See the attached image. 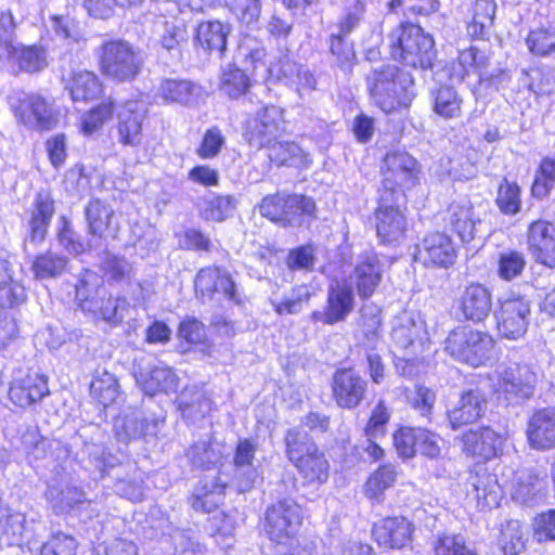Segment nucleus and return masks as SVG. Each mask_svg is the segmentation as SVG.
<instances>
[{
  "label": "nucleus",
  "mask_w": 555,
  "mask_h": 555,
  "mask_svg": "<svg viewBox=\"0 0 555 555\" xmlns=\"http://www.w3.org/2000/svg\"><path fill=\"white\" fill-rule=\"evenodd\" d=\"M366 82L374 103L387 114L409 107L415 95L412 75L395 65L373 69Z\"/></svg>",
  "instance_id": "nucleus-1"
},
{
  "label": "nucleus",
  "mask_w": 555,
  "mask_h": 555,
  "mask_svg": "<svg viewBox=\"0 0 555 555\" xmlns=\"http://www.w3.org/2000/svg\"><path fill=\"white\" fill-rule=\"evenodd\" d=\"M75 288L76 300L83 312L111 326L122 323L129 308L128 299L109 295L95 272L86 270Z\"/></svg>",
  "instance_id": "nucleus-2"
},
{
  "label": "nucleus",
  "mask_w": 555,
  "mask_h": 555,
  "mask_svg": "<svg viewBox=\"0 0 555 555\" xmlns=\"http://www.w3.org/2000/svg\"><path fill=\"white\" fill-rule=\"evenodd\" d=\"M301 520V507L293 499L284 498L268 506L264 531L278 544L279 555H310L296 539Z\"/></svg>",
  "instance_id": "nucleus-3"
},
{
  "label": "nucleus",
  "mask_w": 555,
  "mask_h": 555,
  "mask_svg": "<svg viewBox=\"0 0 555 555\" xmlns=\"http://www.w3.org/2000/svg\"><path fill=\"white\" fill-rule=\"evenodd\" d=\"M259 211L262 217L283 228L309 227L318 217L312 197L285 191L264 196Z\"/></svg>",
  "instance_id": "nucleus-4"
},
{
  "label": "nucleus",
  "mask_w": 555,
  "mask_h": 555,
  "mask_svg": "<svg viewBox=\"0 0 555 555\" xmlns=\"http://www.w3.org/2000/svg\"><path fill=\"white\" fill-rule=\"evenodd\" d=\"M391 57L408 66L431 68L437 57L431 36L413 24L396 27L388 37Z\"/></svg>",
  "instance_id": "nucleus-5"
},
{
  "label": "nucleus",
  "mask_w": 555,
  "mask_h": 555,
  "mask_svg": "<svg viewBox=\"0 0 555 555\" xmlns=\"http://www.w3.org/2000/svg\"><path fill=\"white\" fill-rule=\"evenodd\" d=\"M98 56L102 74L118 82L134 80L144 64L141 51L122 39L102 43Z\"/></svg>",
  "instance_id": "nucleus-6"
},
{
  "label": "nucleus",
  "mask_w": 555,
  "mask_h": 555,
  "mask_svg": "<svg viewBox=\"0 0 555 555\" xmlns=\"http://www.w3.org/2000/svg\"><path fill=\"white\" fill-rule=\"evenodd\" d=\"M382 172L378 193H393L395 197L405 198V193L420 183L421 166L409 153L396 150L385 155Z\"/></svg>",
  "instance_id": "nucleus-7"
},
{
  "label": "nucleus",
  "mask_w": 555,
  "mask_h": 555,
  "mask_svg": "<svg viewBox=\"0 0 555 555\" xmlns=\"http://www.w3.org/2000/svg\"><path fill=\"white\" fill-rule=\"evenodd\" d=\"M494 341L486 333L466 326L453 330L444 341V350L455 360L474 367L482 365L490 359Z\"/></svg>",
  "instance_id": "nucleus-8"
},
{
  "label": "nucleus",
  "mask_w": 555,
  "mask_h": 555,
  "mask_svg": "<svg viewBox=\"0 0 555 555\" xmlns=\"http://www.w3.org/2000/svg\"><path fill=\"white\" fill-rule=\"evenodd\" d=\"M537 375L527 364H513L499 372L494 384L496 400L505 405H517L532 398Z\"/></svg>",
  "instance_id": "nucleus-9"
},
{
  "label": "nucleus",
  "mask_w": 555,
  "mask_h": 555,
  "mask_svg": "<svg viewBox=\"0 0 555 555\" xmlns=\"http://www.w3.org/2000/svg\"><path fill=\"white\" fill-rule=\"evenodd\" d=\"M530 315L531 301L526 296L513 293L501 299L495 314L499 334L512 340L521 338L528 331Z\"/></svg>",
  "instance_id": "nucleus-10"
},
{
  "label": "nucleus",
  "mask_w": 555,
  "mask_h": 555,
  "mask_svg": "<svg viewBox=\"0 0 555 555\" xmlns=\"http://www.w3.org/2000/svg\"><path fill=\"white\" fill-rule=\"evenodd\" d=\"M405 198L395 197L393 193H379L375 210L376 232L385 244L397 243L406 232L408 221L402 210Z\"/></svg>",
  "instance_id": "nucleus-11"
},
{
  "label": "nucleus",
  "mask_w": 555,
  "mask_h": 555,
  "mask_svg": "<svg viewBox=\"0 0 555 555\" xmlns=\"http://www.w3.org/2000/svg\"><path fill=\"white\" fill-rule=\"evenodd\" d=\"M13 103L15 115L25 126L39 130H51L59 124L60 113L55 112L39 95L17 92Z\"/></svg>",
  "instance_id": "nucleus-12"
},
{
  "label": "nucleus",
  "mask_w": 555,
  "mask_h": 555,
  "mask_svg": "<svg viewBox=\"0 0 555 555\" xmlns=\"http://www.w3.org/2000/svg\"><path fill=\"white\" fill-rule=\"evenodd\" d=\"M367 380L353 369H339L332 377V397L340 409L358 408L367 393Z\"/></svg>",
  "instance_id": "nucleus-13"
},
{
  "label": "nucleus",
  "mask_w": 555,
  "mask_h": 555,
  "mask_svg": "<svg viewBox=\"0 0 555 555\" xmlns=\"http://www.w3.org/2000/svg\"><path fill=\"white\" fill-rule=\"evenodd\" d=\"M416 248L415 259L426 267L448 268L456 259V249L451 237L441 232L427 234Z\"/></svg>",
  "instance_id": "nucleus-14"
},
{
  "label": "nucleus",
  "mask_w": 555,
  "mask_h": 555,
  "mask_svg": "<svg viewBox=\"0 0 555 555\" xmlns=\"http://www.w3.org/2000/svg\"><path fill=\"white\" fill-rule=\"evenodd\" d=\"M526 435L529 446L534 450L555 448V408L535 410L528 420Z\"/></svg>",
  "instance_id": "nucleus-15"
},
{
  "label": "nucleus",
  "mask_w": 555,
  "mask_h": 555,
  "mask_svg": "<svg viewBox=\"0 0 555 555\" xmlns=\"http://www.w3.org/2000/svg\"><path fill=\"white\" fill-rule=\"evenodd\" d=\"M528 249L535 261L555 267V225L544 220L533 221L527 233Z\"/></svg>",
  "instance_id": "nucleus-16"
},
{
  "label": "nucleus",
  "mask_w": 555,
  "mask_h": 555,
  "mask_svg": "<svg viewBox=\"0 0 555 555\" xmlns=\"http://www.w3.org/2000/svg\"><path fill=\"white\" fill-rule=\"evenodd\" d=\"M414 525L403 516L386 517L374 524L372 533L379 546L402 548L412 541Z\"/></svg>",
  "instance_id": "nucleus-17"
},
{
  "label": "nucleus",
  "mask_w": 555,
  "mask_h": 555,
  "mask_svg": "<svg viewBox=\"0 0 555 555\" xmlns=\"http://www.w3.org/2000/svg\"><path fill=\"white\" fill-rule=\"evenodd\" d=\"M444 221L464 243H468L476 237L478 225L481 222L475 215L470 201L466 197L450 203Z\"/></svg>",
  "instance_id": "nucleus-18"
},
{
  "label": "nucleus",
  "mask_w": 555,
  "mask_h": 555,
  "mask_svg": "<svg viewBox=\"0 0 555 555\" xmlns=\"http://www.w3.org/2000/svg\"><path fill=\"white\" fill-rule=\"evenodd\" d=\"M54 211V199L50 192H38L29 212L26 243L38 246L44 241Z\"/></svg>",
  "instance_id": "nucleus-19"
},
{
  "label": "nucleus",
  "mask_w": 555,
  "mask_h": 555,
  "mask_svg": "<svg viewBox=\"0 0 555 555\" xmlns=\"http://www.w3.org/2000/svg\"><path fill=\"white\" fill-rule=\"evenodd\" d=\"M460 310L465 320L481 322L492 310V295L481 283L473 282L463 291L460 299Z\"/></svg>",
  "instance_id": "nucleus-20"
},
{
  "label": "nucleus",
  "mask_w": 555,
  "mask_h": 555,
  "mask_svg": "<svg viewBox=\"0 0 555 555\" xmlns=\"http://www.w3.org/2000/svg\"><path fill=\"white\" fill-rule=\"evenodd\" d=\"M162 418H147L140 411H131L115 420V434L119 441L128 443L142 436H156Z\"/></svg>",
  "instance_id": "nucleus-21"
},
{
  "label": "nucleus",
  "mask_w": 555,
  "mask_h": 555,
  "mask_svg": "<svg viewBox=\"0 0 555 555\" xmlns=\"http://www.w3.org/2000/svg\"><path fill=\"white\" fill-rule=\"evenodd\" d=\"M49 392L47 377L35 373L14 379L9 389V398L15 405L27 408Z\"/></svg>",
  "instance_id": "nucleus-22"
},
{
  "label": "nucleus",
  "mask_w": 555,
  "mask_h": 555,
  "mask_svg": "<svg viewBox=\"0 0 555 555\" xmlns=\"http://www.w3.org/2000/svg\"><path fill=\"white\" fill-rule=\"evenodd\" d=\"M135 380L149 396L159 391H171L177 388V376L173 371L163 363H150L145 367H139L134 373Z\"/></svg>",
  "instance_id": "nucleus-23"
},
{
  "label": "nucleus",
  "mask_w": 555,
  "mask_h": 555,
  "mask_svg": "<svg viewBox=\"0 0 555 555\" xmlns=\"http://www.w3.org/2000/svg\"><path fill=\"white\" fill-rule=\"evenodd\" d=\"M487 408L485 396L480 390L464 391L457 404L448 412V418L453 429L472 424L479 420Z\"/></svg>",
  "instance_id": "nucleus-24"
},
{
  "label": "nucleus",
  "mask_w": 555,
  "mask_h": 555,
  "mask_svg": "<svg viewBox=\"0 0 555 555\" xmlns=\"http://www.w3.org/2000/svg\"><path fill=\"white\" fill-rule=\"evenodd\" d=\"M203 88L186 79H163L157 89V95L165 103H176L182 106L197 105L203 98Z\"/></svg>",
  "instance_id": "nucleus-25"
},
{
  "label": "nucleus",
  "mask_w": 555,
  "mask_h": 555,
  "mask_svg": "<svg viewBox=\"0 0 555 555\" xmlns=\"http://www.w3.org/2000/svg\"><path fill=\"white\" fill-rule=\"evenodd\" d=\"M467 483L473 488L472 494L482 507L498 506L501 499V488L496 476L482 465H477L469 472Z\"/></svg>",
  "instance_id": "nucleus-26"
},
{
  "label": "nucleus",
  "mask_w": 555,
  "mask_h": 555,
  "mask_svg": "<svg viewBox=\"0 0 555 555\" xmlns=\"http://www.w3.org/2000/svg\"><path fill=\"white\" fill-rule=\"evenodd\" d=\"M231 33V26L219 21L202 22L195 29V46L209 54L222 57L227 50V39Z\"/></svg>",
  "instance_id": "nucleus-27"
},
{
  "label": "nucleus",
  "mask_w": 555,
  "mask_h": 555,
  "mask_svg": "<svg viewBox=\"0 0 555 555\" xmlns=\"http://www.w3.org/2000/svg\"><path fill=\"white\" fill-rule=\"evenodd\" d=\"M463 451L482 460L495 457L501 446L500 436L489 427L469 430L462 437Z\"/></svg>",
  "instance_id": "nucleus-28"
},
{
  "label": "nucleus",
  "mask_w": 555,
  "mask_h": 555,
  "mask_svg": "<svg viewBox=\"0 0 555 555\" xmlns=\"http://www.w3.org/2000/svg\"><path fill=\"white\" fill-rule=\"evenodd\" d=\"M383 276V266L376 255L361 256L353 271V281L358 295L369 298L379 285Z\"/></svg>",
  "instance_id": "nucleus-29"
},
{
  "label": "nucleus",
  "mask_w": 555,
  "mask_h": 555,
  "mask_svg": "<svg viewBox=\"0 0 555 555\" xmlns=\"http://www.w3.org/2000/svg\"><path fill=\"white\" fill-rule=\"evenodd\" d=\"M283 125L282 111L275 106H267L257 116L246 121L245 130L249 139L262 137H280Z\"/></svg>",
  "instance_id": "nucleus-30"
},
{
  "label": "nucleus",
  "mask_w": 555,
  "mask_h": 555,
  "mask_svg": "<svg viewBox=\"0 0 555 555\" xmlns=\"http://www.w3.org/2000/svg\"><path fill=\"white\" fill-rule=\"evenodd\" d=\"M423 333V324L416 322L405 311L393 319L391 339L401 349L414 348L417 344L421 345Z\"/></svg>",
  "instance_id": "nucleus-31"
},
{
  "label": "nucleus",
  "mask_w": 555,
  "mask_h": 555,
  "mask_svg": "<svg viewBox=\"0 0 555 555\" xmlns=\"http://www.w3.org/2000/svg\"><path fill=\"white\" fill-rule=\"evenodd\" d=\"M353 309V292L345 285L337 283L331 286L327 294L326 324L344 321Z\"/></svg>",
  "instance_id": "nucleus-32"
},
{
  "label": "nucleus",
  "mask_w": 555,
  "mask_h": 555,
  "mask_svg": "<svg viewBox=\"0 0 555 555\" xmlns=\"http://www.w3.org/2000/svg\"><path fill=\"white\" fill-rule=\"evenodd\" d=\"M177 404L185 420L195 422L204 418L210 412L212 402L203 390L185 388L178 396Z\"/></svg>",
  "instance_id": "nucleus-33"
},
{
  "label": "nucleus",
  "mask_w": 555,
  "mask_h": 555,
  "mask_svg": "<svg viewBox=\"0 0 555 555\" xmlns=\"http://www.w3.org/2000/svg\"><path fill=\"white\" fill-rule=\"evenodd\" d=\"M114 209L100 199L90 201L85 207L87 231L91 236L105 237L112 229Z\"/></svg>",
  "instance_id": "nucleus-34"
},
{
  "label": "nucleus",
  "mask_w": 555,
  "mask_h": 555,
  "mask_svg": "<svg viewBox=\"0 0 555 555\" xmlns=\"http://www.w3.org/2000/svg\"><path fill=\"white\" fill-rule=\"evenodd\" d=\"M269 157L278 163V166L307 168L311 164L310 154L305 152L296 141H274L269 147Z\"/></svg>",
  "instance_id": "nucleus-35"
},
{
  "label": "nucleus",
  "mask_w": 555,
  "mask_h": 555,
  "mask_svg": "<svg viewBox=\"0 0 555 555\" xmlns=\"http://www.w3.org/2000/svg\"><path fill=\"white\" fill-rule=\"evenodd\" d=\"M74 102L91 101L96 99L102 91V85L96 75L89 70H74L66 85Z\"/></svg>",
  "instance_id": "nucleus-36"
},
{
  "label": "nucleus",
  "mask_w": 555,
  "mask_h": 555,
  "mask_svg": "<svg viewBox=\"0 0 555 555\" xmlns=\"http://www.w3.org/2000/svg\"><path fill=\"white\" fill-rule=\"evenodd\" d=\"M46 498L56 514L68 513L76 505L83 503L86 493L75 486L59 488L49 486L46 491Z\"/></svg>",
  "instance_id": "nucleus-37"
},
{
  "label": "nucleus",
  "mask_w": 555,
  "mask_h": 555,
  "mask_svg": "<svg viewBox=\"0 0 555 555\" xmlns=\"http://www.w3.org/2000/svg\"><path fill=\"white\" fill-rule=\"evenodd\" d=\"M90 393L103 406L113 404L119 396V385L114 374L105 369L95 370Z\"/></svg>",
  "instance_id": "nucleus-38"
},
{
  "label": "nucleus",
  "mask_w": 555,
  "mask_h": 555,
  "mask_svg": "<svg viewBox=\"0 0 555 555\" xmlns=\"http://www.w3.org/2000/svg\"><path fill=\"white\" fill-rule=\"evenodd\" d=\"M525 527L518 520H508L502 526L498 546L501 555H519L526 547Z\"/></svg>",
  "instance_id": "nucleus-39"
},
{
  "label": "nucleus",
  "mask_w": 555,
  "mask_h": 555,
  "mask_svg": "<svg viewBox=\"0 0 555 555\" xmlns=\"http://www.w3.org/2000/svg\"><path fill=\"white\" fill-rule=\"evenodd\" d=\"M295 466L307 482L323 483L328 478V462L318 447L315 451L302 456Z\"/></svg>",
  "instance_id": "nucleus-40"
},
{
  "label": "nucleus",
  "mask_w": 555,
  "mask_h": 555,
  "mask_svg": "<svg viewBox=\"0 0 555 555\" xmlns=\"http://www.w3.org/2000/svg\"><path fill=\"white\" fill-rule=\"evenodd\" d=\"M67 263V257L48 250L36 256L31 264V271L38 280L55 279L65 272Z\"/></svg>",
  "instance_id": "nucleus-41"
},
{
  "label": "nucleus",
  "mask_w": 555,
  "mask_h": 555,
  "mask_svg": "<svg viewBox=\"0 0 555 555\" xmlns=\"http://www.w3.org/2000/svg\"><path fill=\"white\" fill-rule=\"evenodd\" d=\"M186 457L194 467L209 469L220 462L222 453L217 442L199 440L190 447Z\"/></svg>",
  "instance_id": "nucleus-42"
},
{
  "label": "nucleus",
  "mask_w": 555,
  "mask_h": 555,
  "mask_svg": "<svg viewBox=\"0 0 555 555\" xmlns=\"http://www.w3.org/2000/svg\"><path fill=\"white\" fill-rule=\"evenodd\" d=\"M25 299V288L20 284L12 283L9 263L0 258V307L12 308L24 302Z\"/></svg>",
  "instance_id": "nucleus-43"
},
{
  "label": "nucleus",
  "mask_w": 555,
  "mask_h": 555,
  "mask_svg": "<svg viewBox=\"0 0 555 555\" xmlns=\"http://www.w3.org/2000/svg\"><path fill=\"white\" fill-rule=\"evenodd\" d=\"M434 112L443 118H454L461 113L462 100L456 90L449 86H440L431 91Z\"/></svg>",
  "instance_id": "nucleus-44"
},
{
  "label": "nucleus",
  "mask_w": 555,
  "mask_h": 555,
  "mask_svg": "<svg viewBox=\"0 0 555 555\" xmlns=\"http://www.w3.org/2000/svg\"><path fill=\"white\" fill-rule=\"evenodd\" d=\"M25 516L20 513H11L5 506H0V537L10 545H18L23 542L25 532Z\"/></svg>",
  "instance_id": "nucleus-45"
},
{
  "label": "nucleus",
  "mask_w": 555,
  "mask_h": 555,
  "mask_svg": "<svg viewBox=\"0 0 555 555\" xmlns=\"http://www.w3.org/2000/svg\"><path fill=\"white\" fill-rule=\"evenodd\" d=\"M267 52L262 43L254 38H245L238 46L236 54L234 55L235 63L245 65V70H248V64L253 70L266 68Z\"/></svg>",
  "instance_id": "nucleus-46"
},
{
  "label": "nucleus",
  "mask_w": 555,
  "mask_h": 555,
  "mask_svg": "<svg viewBox=\"0 0 555 555\" xmlns=\"http://www.w3.org/2000/svg\"><path fill=\"white\" fill-rule=\"evenodd\" d=\"M286 455L291 462L298 461L309 452L315 451L317 444L308 433L299 427L291 428L285 435Z\"/></svg>",
  "instance_id": "nucleus-47"
},
{
  "label": "nucleus",
  "mask_w": 555,
  "mask_h": 555,
  "mask_svg": "<svg viewBox=\"0 0 555 555\" xmlns=\"http://www.w3.org/2000/svg\"><path fill=\"white\" fill-rule=\"evenodd\" d=\"M225 486L223 483H204L191 499V505L195 511L210 513L222 503Z\"/></svg>",
  "instance_id": "nucleus-48"
},
{
  "label": "nucleus",
  "mask_w": 555,
  "mask_h": 555,
  "mask_svg": "<svg viewBox=\"0 0 555 555\" xmlns=\"http://www.w3.org/2000/svg\"><path fill=\"white\" fill-rule=\"evenodd\" d=\"M236 65L229 64L222 72L220 89L232 99L245 94L250 87V81L245 73Z\"/></svg>",
  "instance_id": "nucleus-49"
},
{
  "label": "nucleus",
  "mask_w": 555,
  "mask_h": 555,
  "mask_svg": "<svg viewBox=\"0 0 555 555\" xmlns=\"http://www.w3.org/2000/svg\"><path fill=\"white\" fill-rule=\"evenodd\" d=\"M311 296L309 286L298 285L293 287L291 294L284 296L281 301L272 300L271 304L279 315L297 314L308 304Z\"/></svg>",
  "instance_id": "nucleus-50"
},
{
  "label": "nucleus",
  "mask_w": 555,
  "mask_h": 555,
  "mask_svg": "<svg viewBox=\"0 0 555 555\" xmlns=\"http://www.w3.org/2000/svg\"><path fill=\"white\" fill-rule=\"evenodd\" d=\"M16 57L18 66L27 73H38L48 66L47 51L41 46H27L16 48L13 57Z\"/></svg>",
  "instance_id": "nucleus-51"
},
{
  "label": "nucleus",
  "mask_w": 555,
  "mask_h": 555,
  "mask_svg": "<svg viewBox=\"0 0 555 555\" xmlns=\"http://www.w3.org/2000/svg\"><path fill=\"white\" fill-rule=\"evenodd\" d=\"M188 38L189 34L183 18L173 17L163 22L159 43L164 49L168 51L176 50L181 43L185 42Z\"/></svg>",
  "instance_id": "nucleus-52"
},
{
  "label": "nucleus",
  "mask_w": 555,
  "mask_h": 555,
  "mask_svg": "<svg viewBox=\"0 0 555 555\" xmlns=\"http://www.w3.org/2000/svg\"><path fill=\"white\" fill-rule=\"evenodd\" d=\"M82 453L88 457L90 468L99 472L101 477L118 464V459L107 452L102 443L85 442Z\"/></svg>",
  "instance_id": "nucleus-53"
},
{
  "label": "nucleus",
  "mask_w": 555,
  "mask_h": 555,
  "mask_svg": "<svg viewBox=\"0 0 555 555\" xmlns=\"http://www.w3.org/2000/svg\"><path fill=\"white\" fill-rule=\"evenodd\" d=\"M236 199L231 195H218L206 198L202 215L206 220L221 222L230 217L235 209Z\"/></svg>",
  "instance_id": "nucleus-54"
},
{
  "label": "nucleus",
  "mask_w": 555,
  "mask_h": 555,
  "mask_svg": "<svg viewBox=\"0 0 555 555\" xmlns=\"http://www.w3.org/2000/svg\"><path fill=\"white\" fill-rule=\"evenodd\" d=\"M397 477L396 467L385 464L378 467L365 483V494L371 499H377L383 492L392 487Z\"/></svg>",
  "instance_id": "nucleus-55"
},
{
  "label": "nucleus",
  "mask_w": 555,
  "mask_h": 555,
  "mask_svg": "<svg viewBox=\"0 0 555 555\" xmlns=\"http://www.w3.org/2000/svg\"><path fill=\"white\" fill-rule=\"evenodd\" d=\"M118 131L120 139H132L140 134L143 115L138 112L137 102H128L118 115Z\"/></svg>",
  "instance_id": "nucleus-56"
},
{
  "label": "nucleus",
  "mask_w": 555,
  "mask_h": 555,
  "mask_svg": "<svg viewBox=\"0 0 555 555\" xmlns=\"http://www.w3.org/2000/svg\"><path fill=\"white\" fill-rule=\"evenodd\" d=\"M100 268L107 281L114 283L129 279L132 272V267L125 257L112 253L104 254Z\"/></svg>",
  "instance_id": "nucleus-57"
},
{
  "label": "nucleus",
  "mask_w": 555,
  "mask_h": 555,
  "mask_svg": "<svg viewBox=\"0 0 555 555\" xmlns=\"http://www.w3.org/2000/svg\"><path fill=\"white\" fill-rule=\"evenodd\" d=\"M529 50L539 56L555 52V27H540L530 31L527 37Z\"/></svg>",
  "instance_id": "nucleus-58"
},
{
  "label": "nucleus",
  "mask_w": 555,
  "mask_h": 555,
  "mask_svg": "<svg viewBox=\"0 0 555 555\" xmlns=\"http://www.w3.org/2000/svg\"><path fill=\"white\" fill-rule=\"evenodd\" d=\"M436 400L435 390L422 384L415 385L413 391L408 395L411 408L427 421H430Z\"/></svg>",
  "instance_id": "nucleus-59"
},
{
  "label": "nucleus",
  "mask_w": 555,
  "mask_h": 555,
  "mask_svg": "<svg viewBox=\"0 0 555 555\" xmlns=\"http://www.w3.org/2000/svg\"><path fill=\"white\" fill-rule=\"evenodd\" d=\"M114 111L113 102H104L93 107L81 117L80 129L83 135L95 134L99 129L112 117Z\"/></svg>",
  "instance_id": "nucleus-60"
},
{
  "label": "nucleus",
  "mask_w": 555,
  "mask_h": 555,
  "mask_svg": "<svg viewBox=\"0 0 555 555\" xmlns=\"http://www.w3.org/2000/svg\"><path fill=\"white\" fill-rule=\"evenodd\" d=\"M555 185V159L545 157L535 175L531 192L537 198H544Z\"/></svg>",
  "instance_id": "nucleus-61"
},
{
  "label": "nucleus",
  "mask_w": 555,
  "mask_h": 555,
  "mask_svg": "<svg viewBox=\"0 0 555 555\" xmlns=\"http://www.w3.org/2000/svg\"><path fill=\"white\" fill-rule=\"evenodd\" d=\"M330 50L334 57V64L344 73H351L356 62V54L351 44L347 43L341 35H332Z\"/></svg>",
  "instance_id": "nucleus-62"
},
{
  "label": "nucleus",
  "mask_w": 555,
  "mask_h": 555,
  "mask_svg": "<svg viewBox=\"0 0 555 555\" xmlns=\"http://www.w3.org/2000/svg\"><path fill=\"white\" fill-rule=\"evenodd\" d=\"M520 190L516 183H511L504 179L498 190L495 203L501 212L505 215H515L520 209Z\"/></svg>",
  "instance_id": "nucleus-63"
},
{
  "label": "nucleus",
  "mask_w": 555,
  "mask_h": 555,
  "mask_svg": "<svg viewBox=\"0 0 555 555\" xmlns=\"http://www.w3.org/2000/svg\"><path fill=\"white\" fill-rule=\"evenodd\" d=\"M76 550L74 537L57 532L42 544L39 555H76Z\"/></svg>",
  "instance_id": "nucleus-64"
}]
</instances>
